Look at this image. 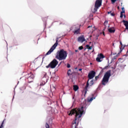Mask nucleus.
Returning a JSON list of instances; mask_svg holds the SVG:
<instances>
[{
  "label": "nucleus",
  "instance_id": "nucleus-32",
  "mask_svg": "<svg viewBox=\"0 0 128 128\" xmlns=\"http://www.w3.org/2000/svg\"><path fill=\"white\" fill-rule=\"evenodd\" d=\"M82 68H80V69H79V71H80V72H82Z\"/></svg>",
  "mask_w": 128,
  "mask_h": 128
},
{
  "label": "nucleus",
  "instance_id": "nucleus-36",
  "mask_svg": "<svg viewBox=\"0 0 128 128\" xmlns=\"http://www.w3.org/2000/svg\"><path fill=\"white\" fill-rule=\"evenodd\" d=\"M120 44H122V42H120Z\"/></svg>",
  "mask_w": 128,
  "mask_h": 128
},
{
  "label": "nucleus",
  "instance_id": "nucleus-33",
  "mask_svg": "<svg viewBox=\"0 0 128 128\" xmlns=\"http://www.w3.org/2000/svg\"><path fill=\"white\" fill-rule=\"evenodd\" d=\"M106 23L108 24V22L106 21L104 22V24H106Z\"/></svg>",
  "mask_w": 128,
  "mask_h": 128
},
{
  "label": "nucleus",
  "instance_id": "nucleus-6",
  "mask_svg": "<svg viewBox=\"0 0 128 128\" xmlns=\"http://www.w3.org/2000/svg\"><path fill=\"white\" fill-rule=\"evenodd\" d=\"M56 46H58V43H55L53 45V46L50 48V49L48 50V52L46 53V54L48 55L50 54L54 50H56Z\"/></svg>",
  "mask_w": 128,
  "mask_h": 128
},
{
  "label": "nucleus",
  "instance_id": "nucleus-5",
  "mask_svg": "<svg viewBox=\"0 0 128 128\" xmlns=\"http://www.w3.org/2000/svg\"><path fill=\"white\" fill-rule=\"evenodd\" d=\"M102 0H96V2L94 8V12H96L98 10V8L102 6Z\"/></svg>",
  "mask_w": 128,
  "mask_h": 128
},
{
  "label": "nucleus",
  "instance_id": "nucleus-14",
  "mask_svg": "<svg viewBox=\"0 0 128 128\" xmlns=\"http://www.w3.org/2000/svg\"><path fill=\"white\" fill-rule=\"evenodd\" d=\"M74 90H75V92H76V90H78V86L76 85H74Z\"/></svg>",
  "mask_w": 128,
  "mask_h": 128
},
{
  "label": "nucleus",
  "instance_id": "nucleus-31",
  "mask_svg": "<svg viewBox=\"0 0 128 128\" xmlns=\"http://www.w3.org/2000/svg\"><path fill=\"white\" fill-rule=\"evenodd\" d=\"M49 126L48 124H46V128H48Z\"/></svg>",
  "mask_w": 128,
  "mask_h": 128
},
{
  "label": "nucleus",
  "instance_id": "nucleus-23",
  "mask_svg": "<svg viewBox=\"0 0 128 128\" xmlns=\"http://www.w3.org/2000/svg\"><path fill=\"white\" fill-rule=\"evenodd\" d=\"M4 120L2 124V125L0 126V128H4Z\"/></svg>",
  "mask_w": 128,
  "mask_h": 128
},
{
  "label": "nucleus",
  "instance_id": "nucleus-12",
  "mask_svg": "<svg viewBox=\"0 0 128 128\" xmlns=\"http://www.w3.org/2000/svg\"><path fill=\"white\" fill-rule=\"evenodd\" d=\"M108 30L109 32H111L112 34L114 32H116V30H114V28H109L108 29Z\"/></svg>",
  "mask_w": 128,
  "mask_h": 128
},
{
  "label": "nucleus",
  "instance_id": "nucleus-4",
  "mask_svg": "<svg viewBox=\"0 0 128 128\" xmlns=\"http://www.w3.org/2000/svg\"><path fill=\"white\" fill-rule=\"evenodd\" d=\"M58 60L54 59L48 66H46V68H54L58 66Z\"/></svg>",
  "mask_w": 128,
  "mask_h": 128
},
{
  "label": "nucleus",
  "instance_id": "nucleus-9",
  "mask_svg": "<svg viewBox=\"0 0 128 128\" xmlns=\"http://www.w3.org/2000/svg\"><path fill=\"white\" fill-rule=\"evenodd\" d=\"M94 84V80L90 79L88 80L87 82V85L86 86V88H88V86H92Z\"/></svg>",
  "mask_w": 128,
  "mask_h": 128
},
{
  "label": "nucleus",
  "instance_id": "nucleus-35",
  "mask_svg": "<svg viewBox=\"0 0 128 128\" xmlns=\"http://www.w3.org/2000/svg\"><path fill=\"white\" fill-rule=\"evenodd\" d=\"M108 14H110V12H108Z\"/></svg>",
  "mask_w": 128,
  "mask_h": 128
},
{
  "label": "nucleus",
  "instance_id": "nucleus-25",
  "mask_svg": "<svg viewBox=\"0 0 128 128\" xmlns=\"http://www.w3.org/2000/svg\"><path fill=\"white\" fill-rule=\"evenodd\" d=\"M70 72H71V70H69L68 72V76H70Z\"/></svg>",
  "mask_w": 128,
  "mask_h": 128
},
{
  "label": "nucleus",
  "instance_id": "nucleus-17",
  "mask_svg": "<svg viewBox=\"0 0 128 128\" xmlns=\"http://www.w3.org/2000/svg\"><path fill=\"white\" fill-rule=\"evenodd\" d=\"M80 32V28H78V30H76L74 32V34H79Z\"/></svg>",
  "mask_w": 128,
  "mask_h": 128
},
{
  "label": "nucleus",
  "instance_id": "nucleus-3",
  "mask_svg": "<svg viewBox=\"0 0 128 128\" xmlns=\"http://www.w3.org/2000/svg\"><path fill=\"white\" fill-rule=\"evenodd\" d=\"M110 76V72H107L104 76L102 80V84L105 86V84H106L108 82Z\"/></svg>",
  "mask_w": 128,
  "mask_h": 128
},
{
  "label": "nucleus",
  "instance_id": "nucleus-13",
  "mask_svg": "<svg viewBox=\"0 0 128 128\" xmlns=\"http://www.w3.org/2000/svg\"><path fill=\"white\" fill-rule=\"evenodd\" d=\"M88 28H92V30L91 31L92 32H93L94 30H96V27L94 25L91 26H88Z\"/></svg>",
  "mask_w": 128,
  "mask_h": 128
},
{
  "label": "nucleus",
  "instance_id": "nucleus-38",
  "mask_svg": "<svg viewBox=\"0 0 128 128\" xmlns=\"http://www.w3.org/2000/svg\"><path fill=\"white\" fill-rule=\"evenodd\" d=\"M124 17L126 18V16H124Z\"/></svg>",
  "mask_w": 128,
  "mask_h": 128
},
{
  "label": "nucleus",
  "instance_id": "nucleus-2",
  "mask_svg": "<svg viewBox=\"0 0 128 128\" xmlns=\"http://www.w3.org/2000/svg\"><path fill=\"white\" fill-rule=\"evenodd\" d=\"M66 56H68L66 52L64 51V50H61L60 51L58 52L56 58H58L59 60H66Z\"/></svg>",
  "mask_w": 128,
  "mask_h": 128
},
{
  "label": "nucleus",
  "instance_id": "nucleus-1",
  "mask_svg": "<svg viewBox=\"0 0 128 128\" xmlns=\"http://www.w3.org/2000/svg\"><path fill=\"white\" fill-rule=\"evenodd\" d=\"M84 112V107L82 106L81 108L72 109L71 111L68 112V116H72V114H74L75 120H76L78 118H82V116Z\"/></svg>",
  "mask_w": 128,
  "mask_h": 128
},
{
  "label": "nucleus",
  "instance_id": "nucleus-27",
  "mask_svg": "<svg viewBox=\"0 0 128 128\" xmlns=\"http://www.w3.org/2000/svg\"><path fill=\"white\" fill-rule=\"evenodd\" d=\"M122 16H124V13L120 12V18H122Z\"/></svg>",
  "mask_w": 128,
  "mask_h": 128
},
{
  "label": "nucleus",
  "instance_id": "nucleus-34",
  "mask_svg": "<svg viewBox=\"0 0 128 128\" xmlns=\"http://www.w3.org/2000/svg\"><path fill=\"white\" fill-rule=\"evenodd\" d=\"M75 52H78V50H76Z\"/></svg>",
  "mask_w": 128,
  "mask_h": 128
},
{
  "label": "nucleus",
  "instance_id": "nucleus-16",
  "mask_svg": "<svg viewBox=\"0 0 128 128\" xmlns=\"http://www.w3.org/2000/svg\"><path fill=\"white\" fill-rule=\"evenodd\" d=\"M72 127L73 128H76V121H74V122L72 123Z\"/></svg>",
  "mask_w": 128,
  "mask_h": 128
},
{
  "label": "nucleus",
  "instance_id": "nucleus-10",
  "mask_svg": "<svg viewBox=\"0 0 128 128\" xmlns=\"http://www.w3.org/2000/svg\"><path fill=\"white\" fill-rule=\"evenodd\" d=\"M85 40L86 39H84V36H81L78 38V42H84Z\"/></svg>",
  "mask_w": 128,
  "mask_h": 128
},
{
  "label": "nucleus",
  "instance_id": "nucleus-28",
  "mask_svg": "<svg viewBox=\"0 0 128 128\" xmlns=\"http://www.w3.org/2000/svg\"><path fill=\"white\" fill-rule=\"evenodd\" d=\"M110 16H114V13H110Z\"/></svg>",
  "mask_w": 128,
  "mask_h": 128
},
{
  "label": "nucleus",
  "instance_id": "nucleus-8",
  "mask_svg": "<svg viewBox=\"0 0 128 128\" xmlns=\"http://www.w3.org/2000/svg\"><path fill=\"white\" fill-rule=\"evenodd\" d=\"M96 76V72L94 71H91L88 74V78L92 80L93 78H94Z\"/></svg>",
  "mask_w": 128,
  "mask_h": 128
},
{
  "label": "nucleus",
  "instance_id": "nucleus-21",
  "mask_svg": "<svg viewBox=\"0 0 128 128\" xmlns=\"http://www.w3.org/2000/svg\"><path fill=\"white\" fill-rule=\"evenodd\" d=\"M83 49H84V47H82V46H80L78 47V50H83Z\"/></svg>",
  "mask_w": 128,
  "mask_h": 128
},
{
  "label": "nucleus",
  "instance_id": "nucleus-22",
  "mask_svg": "<svg viewBox=\"0 0 128 128\" xmlns=\"http://www.w3.org/2000/svg\"><path fill=\"white\" fill-rule=\"evenodd\" d=\"M120 54V53H118L117 55H116L114 58H113V60H116L118 56V55Z\"/></svg>",
  "mask_w": 128,
  "mask_h": 128
},
{
  "label": "nucleus",
  "instance_id": "nucleus-29",
  "mask_svg": "<svg viewBox=\"0 0 128 128\" xmlns=\"http://www.w3.org/2000/svg\"><path fill=\"white\" fill-rule=\"evenodd\" d=\"M96 78V80H98V76H96V78Z\"/></svg>",
  "mask_w": 128,
  "mask_h": 128
},
{
  "label": "nucleus",
  "instance_id": "nucleus-37",
  "mask_svg": "<svg viewBox=\"0 0 128 128\" xmlns=\"http://www.w3.org/2000/svg\"><path fill=\"white\" fill-rule=\"evenodd\" d=\"M104 36V33H103Z\"/></svg>",
  "mask_w": 128,
  "mask_h": 128
},
{
  "label": "nucleus",
  "instance_id": "nucleus-18",
  "mask_svg": "<svg viewBox=\"0 0 128 128\" xmlns=\"http://www.w3.org/2000/svg\"><path fill=\"white\" fill-rule=\"evenodd\" d=\"M34 74H32L31 76L28 78V80H30V78L34 80Z\"/></svg>",
  "mask_w": 128,
  "mask_h": 128
},
{
  "label": "nucleus",
  "instance_id": "nucleus-11",
  "mask_svg": "<svg viewBox=\"0 0 128 128\" xmlns=\"http://www.w3.org/2000/svg\"><path fill=\"white\" fill-rule=\"evenodd\" d=\"M123 22H124V24L126 26V30H127L128 32V21L124 20Z\"/></svg>",
  "mask_w": 128,
  "mask_h": 128
},
{
  "label": "nucleus",
  "instance_id": "nucleus-24",
  "mask_svg": "<svg viewBox=\"0 0 128 128\" xmlns=\"http://www.w3.org/2000/svg\"><path fill=\"white\" fill-rule=\"evenodd\" d=\"M4 120L2 124V125L0 126V128H4Z\"/></svg>",
  "mask_w": 128,
  "mask_h": 128
},
{
  "label": "nucleus",
  "instance_id": "nucleus-30",
  "mask_svg": "<svg viewBox=\"0 0 128 128\" xmlns=\"http://www.w3.org/2000/svg\"><path fill=\"white\" fill-rule=\"evenodd\" d=\"M67 68H70V64H68Z\"/></svg>",
  "mask_w": 128,
  "mask_h": 128
},
{
  "label": "nucleus",
  "instance_id": "nucleus-7",
  "mask_svg": "<svg viewBox=\"0 0 128 128\" xmlns=\"http://www.w3.org/2000/svg\"><path fill=\"white\" fill-rule=\"evenodd\" d=\"M104 58V56L102 54H100L98 55V56L96 58V60L98 62H102V59Z\"/></svg>",
  "mask_w": 128,
  "mask_h": 128
},
{
  "label": "nucleus",
  "instance_id": "nucleus-39",
  "mask_svg": "<svg viewBox=\"0 0 128 128\" xmlns=\"http://www.w3.org/2000/svg\"><path fill=\"white\" fill-rule=\"evenodd\" d=\"M118 8H120V7L118 6Z\"/></svg>",
  "mask_w": 128,
  "mask_h": 128
},
{
  "label": "nucleus",
  "instance_id": "nucleus-19",
  "mask_svg": "<svg viewBox=\"0 0 128 128\" xmlns=\"http://www.w3.org/2000/svg\"><path fill=\"white\" fill-rule=\"evenodd\" d=\"M86 48H88V50H92V47L88 45H86Z\"/></svg>",
  "mask_w": 128,
  "mask_h": 128
},
{
  "label": "nucleus",
  "instance_id": "nucleus-15",
  "mask_svg": "<svg viewBox=\"0 0 128 128\" xmlns=\"http://www.w3.org/2000/svg\"><path fill=\"white\" fill-rule=\"evenodd\" d=\"M94 98H88V102H92V100H94Z\"/></svg>",
  "mask_w": 128,
  "mask_h": 128
},
{
  "label": "nucleus",
  "instance_id": "nucleus-26",
  "mask_svg": "<svg viewBox=\"0 0 128 128\" xmlns=\"http://www.w3.org/2000/svg\"><path fill=\"white\" fill-rule=\"evenodd\" d=\"M112 0V4H114V2H116V0Z\"/></svg>",
  "mask_w": 128,
  "mask_h": 128
},
{
  "label": "nucleus",
  "instance_id": "nucleus-20",
  "mask_svg": "<svg viewBox=\"0 0 128 128\" xmlns=\"http://www.w3.org/2000/svg\"><path fill=\"white\" fill-rule=\"evenodd\" d=\"M122 12H121L122 14H124V8H122Z\"/></svg>",
  "mask_w": 128,
  "mask_h": 128
}]
</instances>
